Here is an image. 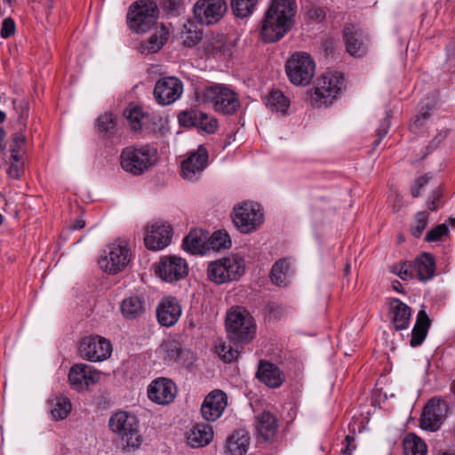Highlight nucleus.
<instances>
[{"label":"nucleus","mask_w":455,"mask_h":455,"mask_svg":"<svg viewBox=\"0 0 455 455\" xmlns=\"http://www.w3.org/2000/svg\"><path fill=\"white\" fill-rule=\"evenodd\" d=\"M296 12L295 0H270L260 21L261 41L266 44L280 41L291 29Z\"/></svg>","instance_id":"nucleus-1"},{"label":"nucleus","mask_w":455,"mask_h":455,"mask_svg":"<svg viewBox=\"0 0 455 455\" xmlns=\"http://www.w3.org/2000/svg\"><path fill=\"white\" fill-rule=\"evenodd\" d=\"M157 149L148 144L128 146L120 154L122 169L132 176H140L157 163Z\"/></svg>","instance_id":"nucleus-2"},{"label":"nucleus","mask_w":455,"mask_h":455,"mask_svg":"<svg viewBox=\"0 0 455 455\" xmlns=\"http://www.w3.org/2000/svg\"><path fill=\"white\" fill-rule=\"evenodd\" d=\"M109 429L120 439L124 449H138L142 443L140 433V420L136 415L119 411L108 420Z\"/></svg>","instance_id":"nucleus-3"},{"label":"nucleus","mask_w":455,"mask_h":455,"mask_svg":"<svg viewBox=\"0 0 455 455\" xmlns=\"http://www.w3.org/2000/svg\"><path fill=\"white\" fill-rule=\"evenodd\" d=\"M345 86L344 76L339 72H327L321 76L309 92L310 104L315 108L331 105Z\"/></svg>","instance_id":"nucleus-4"},{"label":"nucleus","mask_w":455,"mask_h":455,"mask_svg":"<svg viewBox=\"0 0 455 455\" xmlns=\"http://www.w3.org/2000/svg\"><path fill=\"white\" fill-rule=\"evenodd\" d=\"M244 271L243 258L238 254H231L211 261L207 267V277L216 284H223L238 280Z\"/></svg>","instance_id":"nucleus-5"},{"label":"nucleus","mask_w":455,"mask_h":455,"mask_svg":"<svg viewBox=\"0 0 455 455\" xmlns=\"http://www.w3.org/2000/svg\"><path fill=\"white\" fill-rule=\"evenodd\" d=\"M226 328L228 339L236 343L250 342L256 332L252 316L242 307L233 308L227 315Z\"/></svg>","instance_id":"nucleus-6"},{"label":"nucleus","mask_w":455,"mask_h":455,"mask_svg":"<svg viewBox=\"0 0 455 455\" xmlns=\"http://www.w3.org/2000/svg\"><path fill=\"white\" fill-rule=\"evenodd\" d=\"M203 100L211 104L213 109L223 115H233L240 108L237 93L222 84L207 86L203 92Z\"/></svg>","instance_id":"nucleus-7"},{"label":"nucleus","mask_w":455,"mask_h":455,"mask_svg":"<svg viewBox=\"0 0 455 455\" xmlns=\"http://www.w3.org/2000/svg\"><path fill=\"white\" fill-rule=\"evenodd\" d=\"M285 72L292 84L306 86L315 76V62L309 53L296 52L287 60Z\"/></svg>","instance_id":"nucleus-8"},{"label":"nucleus","mask_w":455,"mask_h":455,"mask_svg":"<svg viewBox=\"0 0 455 455\" xmlns=\"http://www.w3.org/2000/svg\"><path fill=\"white\" fill-rule=\"evenodd\" d=\"M158 10L151 0H138L129 8L127 24L136 33L148 32L156 22Z\"/></svg>","instance_id":"nucleus-9"},{"label":"nucleus","mask_w":455,"mask_h":455,"mask_svg":"<svg viewBox=\"0 0 455 455\" xmlns=\"http://www.w3.org/2000/svg\"><path fill=\"white\" fill-rule=\"evenodd\" d=\"M132 258V254L128 243L118 239L107 246L99 264L104 272L116 275L127 267Z\"/></svg>","instance_id":"nucleus-10"},{"label":"nucleus","mask_w":455,"mask_h":455,"mask_svg":"<svg viewBox=\"0 0 455 455\" xmlns=\"http://www.w3.org/2000/svg\"><path fill=\"white\" fill-rule=\"evenodd\" d=\"M264 215L256 203L245 202L234 208L232 221L236 228L243 234L257 230L263 223Z\"/></svg>","instance_id":"nucleus-11"},{"label":"nucleus","mask_w":455,"mask_h":455,"mask_svg":"<svg viewBox=\"0 0 455 455\" xmlns=\"http://www.w3.org/2000/svg\"><path fill=\"white\" fill-rule=\"evenodd\" d=\"M80 355L90 362H102L110 357L113 347L109 339L92 335L84 337L79 344Z\"/></svg>","instance_id":"nucleus-12"},{"label":"nucleus","mask_w":455,"mask_h":455,"mask_svg":"<svg viewBox=\"0 0 455 455\" xmlns=\"http://www.w3.org/2000/svg\"><path fill=\"white\" fill-rule=\"evenodd\" d=\"M227 10L225 0H197L193 7V13L198 23L211 26L217 24Z\"/></svg>","instance_id":"nucleus-13"},{"label":"nucleus","mask_w":455,"mask_h":455,"mask_svg":"<svg viewBox=\"0 0 455 455\" xmlns=\"http://www.w3.org/2000/svg\"><path fill=\"white\" fill-rule=\"evenodd\" d=\"M448 404L442 398H431L424 406L420 415V427L424 430L437 431L448 412Z\"/></svg>","instance_id":"nucleus-14"},{"label":"nucleus","mask_w":455,"mask_h":455,"mask_svg":"<svg viewBox=\"0 0 455 455\" xmlns=\"http://www.w3.org/2000/svg\"><path fill=\"white\" fill-rule=\"evenodd\" d=\"M156 272L165 282H178L188 275V265L186 259L180 257L164 256L160 259Z\"/></svg>","instance_id":"nucleus-15"},{"label":"nucleus","mask_w":455,"mask_h":455,"mask_svg":"<svg viewBox=\"0 0 455 455\" xmlns=\"http://www.w3.org/2000/svg\"><path fill=\"white\" fill-rule=\"evenodd\" d=\"M100 379V371L85 363L74 364L68 372V381L76 391L88 390Z\"/></svg>","instance_id":"nucleus-16"},{"label":"nucleus","mask_w":455,"mask_h":455,"mask_svg":"<svg viewBox=\"0 0 455 455\" xmlns=\"http://www.w3.org/2000/svg\"><path fill=\"white\" fill-rule=\"evenodd\" d=\"M183 92L182 82L173 76L159 79L154 88V96L161 105H170L176 101Z\"/></svg>","instance_id":"nucleus-17"},{"label":"nucleus","mask_w":455,"mask_h":455,"mask_svg":"<svg viewBox=\"0 0 455 455\" xmlns=\"http://www.w3.org/2000/svg\"><path fill=\"white\" fill-rule=\"evenodd\" d=\"M172 228L162 221H156L147 227L144 237L145 246L152 251H159L165 248L171 242Z\"/></svg>","instance_id":"nucleus-18"},{"label":"nucleus","mask_w":455,"mask_h":455,"mask_svg":"<svg viewBox=\"0 0 455 455\" xmlns=\"http://www.w3.org/2000/svg\"><path fill=\"white\" fill-rule=\"evenodd\" d=\"M343 39L350 55L362 57L367 52L368 37L358 26L347 24L343 30Z\"/></svg>","instance_id":"nucleus-19"},{"label":"nucleus","mask_w":455,"mask_h":455,"mask_svg":"<svg viewBox=\"0 0 455 455\" xmlns=\"http://www.w3.org/2000/svg\"><path fill=\"white\" fill-rule=\"evenodd\" d=\"M228 405V395L220 389H214L204 398L201 414L207 421H215L223 414Z\"/></svg>","instance_id":"nucleus-20"},{"label":"nucleus","mask_w":455,"mask_h":455,"mask_svg":"<svg viewBox=\"0 0 455 455\" xmlns=\"http://www.w3.org/2000/svg\"><path fill=\"white\" fill-rule=\"evenodd\" d=\"M177 395V387L166 378L153 380L148 387V399L155 403L165 405L171 403Z\"/></svg>","instance_id":"nucleus-21"},{"label":"nucleus","mask_w":455,"mask_h":455,"mask_svg":"<svg viewBox=\"0 0 455 455\" xmlns=\"http://www.w3.org/2000/svg\"><path fill=\"white\" fill-rule=\"evenodd\" d=\"M208 164V152L204 146H199L197 150L192 152L188 157L181 163L182 176L188 180H194Z\"/></svg>","instance_id":"nucleus-22"},{"label":"nucleus","mask_w":455,"mask_h":455,"mask_svg":"<svg viewBox=\"0 0 455 455\" xmlns=\"http://www.w3.org/2000/svg\"><path fill=\"white\" fill-rule=\"evenodd\" d=\"M256 378L270 388H278L285 381L286 376L275 363L267 360L259 363Z\"/></svg>","instance_id":"nucleus-23"},{"label":"nucleus","mask_w":455,"mask_h":455,"mask_svg":"<svg viewBox=\"0 0 455 455\" xmlns=\"http://www.w3.org/2000/svg\"><path fill=\"white\" fill-rule=\"evenodd\" d=\"M181 315V307L179 301L172 297L164 298L156 308V317L162 326L171 327L174 325Z\"/></svg>","instance_id":"nucleus-24"},{"label":"nucleus","mask_w":455,"mask_h":455,"mask_svg":"<svg viewBox=\"0 0 455 455\" xmlns=\"http://www.w3.org/2000/svg\"><path fill=\"white\" fill-rule=\"evenodd\" d=\"M391 323L396 331L405 330L409 327L411 316V308L399 299H393L389 306Z\"/></svg>","instance_id":"nucleus-25"},{"label":"nucleus","mask_w":455,"mask_h":455,"mask_svg":"<svg viewBox=\"0 0 455 455\" xmlns=\"http://www.w3.org/2000/svg\"><path fill=\"white\" fill-rule=\"evenodd\" d=\"M122 315L126 320H135L146 313L147 304L144 298L132 295L124 299L120 304Z\"/></svg>","instance_id":"nucleus-26"},{"label":"nucleus","mask_w":455,"mask_h":455,"mask_svg":"<svg viewBox=\"0 0 455 455\" xmlns=\"http://www.w3.org/2000/svg\"><path fill=\"white\" fill-rule=\"evenodd\" d=\"M255 427L257 432L265 441L272 442L277 434V421L274 414L269 411H262L256 417Z\"/></svg>","instance_id":"nucleus-27"},{"label":"nucleus","mask_w":455,"mask_h":455,"mask_svg":"<svg viewBox=\"0 0 455 455\" xmlns=\"http://www.w3.org/2000/svg\"><path fill=\"white\" fill-rule=\"evenodd\" d=\"M213 438L212 427L207 424H196L188 433V443L193 448L208 445Z\"/></svg>","instance_id":"nucleus-28"},{"label":"nucleus","mask_w":455,"mask_h":455,"mask_svg":"<svg viewBox=\"0 0 455 455\" xmlns=\"http://www.w3.org/2000/svg\"><path fill=\"white\" fill-rule=\"evenodd\" d=\"M250 445V436L245 430L234 432L227 441V453L228 455H245Z\"/></svg>","instance_id":"nucleus-29"},{"label":"nucleus","mask_w":455,"mask_h":455,"mask_svg":"<svg viewBox=\"0 0 455 455\" xmlns=\"http://www.w3.org/2000/svg\"><path fill=\"white\" fill-rule=\"evenodd\" d=\"M413 265L420 281H428L435 275V260L431 253H422L416 258Z\"/></svg>","instance_id":"nucleus-30"},{"label":"nucleus","mask_w":455,"mask_h":455,"mask_svg":"<svg viewBox=\"0 0 455 455\" xmlns=\"http://www.w3.org/2000/svg\"><path fill=\"white\" fill-rule=\"evenodd\" d=\"M430 327V319L424 310L418 313L416 323L411 331L410 345L412 347L420 346L425 340Z\"/></svg>","instance_id":"nucleus-31"},{"label":"nucleus","mask_w":455,"mask_h":455,"mask_svg":"<svg viewBox=\"0 0 455 455\" xmlns=\"http://www.w3.org/2000/svg\"><path fill=\"white\" fill-rule=\"evenodd\" d=\"M206 236L201 229H194L183 239L182 248L192 254H204L206 251Z\"/></svg>","instance_id":"nucleus-32"},{"label":"nucleus","mask_w":455,"mask_h":455,"mask_svg":"<svg viewBox=\"0 0 455 455\" xmlns=\"http://www.w3.org/2000/svg\"><path fill=\"white\" fill-rule=\"evenodd\" d=\"M169 38V31L164 26L156 28L151 36L141 44L142 52H157L166 44Z\"/></svg>","instance_id":"nucleus-33"},{"label":"nucleus","mask_w":455,"mask_h":455,"mask_svg":"<svg viewBox=\"0 0 455 455\" xmlns=\"http://www.w3.org/2000/svg\"><path fill=\"white\" fill-rule=\"evenodd\" d=\"M204 52L206 55L216 56L224 54L229 51L225 35L212 34L204 42Z\"/></svg>","instance_id":"nucleus-34"},{"label":"nucleus","mask_w":455,"mask_h":455,"mask_svg":"<svg viewBox=\"0 0 455 455\" xmlns=\"http://www.w3.org/2000/svg\"><path fill=\"white\" fill-rule=\"evenodd\" d=\"M180 37L186 47H194L203 39V31L194 21L188 20L181 27Z\"/></svg>","instance_id":"nucleus-35"},{"label":"nucleus","mask_w":455,"mask_h":455,"mask_svg":"<svg viewBox=\"0 0 455 455\" xmlns=\"http://www.w3.org/2000/svg\"><path fill=\"white\" fill-rule=\"evenodd\" d=\"M290 266L286 259H280L274 263L270 272L271 282L277 286H287Z\"/></svg>","instance_id":"nucleus-36"},{"label":"nucleus","mask_w":455,"mask_h":455,"mask_svg":"<svg viewBox=\"0 0 455 455\" xmlns=\"http://www.w3.org/2000/svg\"><path fill=\"white\" fill-rule=\"evenodd\" d=\"M52 417L55 420L66 419L71 411L72 404L68 398L58 395L49 401Z\"/></svg>","instance_id":"nucleus-37"},{"label":"nucleus","mask_w":455,"mask_h":455,"mask_svg":"<svg viewBox=\"0 0 455 455\" xmlns=\"http://www.w3.org/2000/svg\"><path fill=\"white\" fill-rule=\"evenodd\" d=\"M266 105L272 110L286 114L290 107V100L278 89L272 90L266 98Z\"/></svg>","instance_id":"nucleus-38"},{"label":"nucleus","mask_w":455,"mask_h":455,"mask_svg":"<svg viewBox=\"0 0 455 455\" xmlns=\"http://www.w3.org/2000/svg\"><path fill=\"white\" fill-rule=\"evenodd\" d=\"M404 455H427V446L426 443L415 434H409L403 440Z\"/></svg>","instance_id":"nucleus-39"},{"label":"nucleus","mask_w":455,"mask_h":455,"mask_svg":"<svg viewBox=\"0 0 455 455\" xmlns=\"http://www.w3.org/2000/svg\"><path fill=\"white\" fill-rule=\"evenodd\" d=\"M259 0H231L230 6L235 17L247 18L255 11Z\"/></svg>","instance_id":"nucleus-40"},{"label":"nucleus","mask_w":455,"mask_h":455,"mask_svg":"<svg viewBox=\"0 0 455 455\" xmlns=\"http://www.w3.org/2000/svg\"><path fill=\"white\" fill-rule=\"evenodd\" d=\"M124 114L134 132L140 131L145 123V119H148V116L139 106H133L126 108Z\"/></svg>","instance_id":"nucleus-41"},{"label":"nucleus","mask_w":455,"mask_h":455,"mask_svg":"<svg viewBox=\"0 0 455 455\" xmlns=\"http://www.w3.org/2000/svg\"><path fill=\"white\" fill-rule=\"evenodd\" d=\"M164 352V360L169 362H177L180 360L181 356L188 351L183 350L180 342L176 340H169L163 345Z\"/></svg>","instance_id":"nucleus-42"},{"label":"nucleus","mask_w":455,"mask_h":455,"mask_svg":"<svg viewBox=\"0 0 455 455\" xmlns=\"http://www.w3.org/2000/svg\"><path fill=\"white\" fill-rule=\"evenodd\" d=\"M210 247L213 250L220 251L231 246V239L226 231L218 230L212 233L208 238Z\"/></svg>","instance_id":"nucleus-43"},{"label":"nucleus","mask_w":455,"mask_h":455,"mask_svg":"<svg viewBox=\"0 0 455 455\" xmlns=\"http://www.w3.org/2000/svg\"><path fill=\"white\" fill-rule=\"evenodd\" d=\"M428 218L429 214L425 211L419 212L415 214L414 225L411 228V233L414 237L419 238L422 235L427 225Z\"/></svg>","instance_id":"nucleus-44"},{"label":"nucleus","mask_w":455,"mask_h":455,"mask_svg":"<svg viewBox=\"0 0 455 455\" xmlns=\"http://www.w3.org/2000/svg\"><path fill=\"white\" fill-rule=\"evenodd\" d=\"M196 121V127L207 133H213L218 129V120L206 113L202 112V116Z\"/></svg>","instance_id":"nucleus-45"},{"label":"nucleus","mask_w":455,"mask_h":455,"mask_svg":"<svg viewBox=\"0 0 455 455\" xmlns=\"http://www.w3.org/2000/svg\"><path fill=\"white\" fill-rule=\"evenodd\" d=\"M202 116V111L197 109H189L182 111L178 116L179 123L184 127H196V120Z\"/></svg>","instance_id":"nucleus-46"},{"label":"nucleus","mask_w":455,"mask_h":455,"mask_svg":"<svg viewBox=\"0 0 455 455\" xmlns=\"http://www.w3.org/2000/svg\"><path fill=\"white\" fill-rule=\"evenodd\" d=\"M390 270L397 275L402 280H410L413 277L414 265L412 262L403 261L398 265L392 266Z\"/></svg>","instance_id":"nucleus-47"},{"label":"nucleus","mask_w":455,"mask_h":455,"mask_svg":"<svg viewBox=\"0 0 455 455\" xmlns=\"http://www.w3.org/2000/svg\"><path fill=\"white\" fill-rule=\"evenodd\" d=\"M236 346V344L235 345ZM217 352L224 362L230 363L235 360L239 355L237 347L230 344L222 343L217 347Z\"/></svg>","instance_id":"nucleus-48"},{"label":"nucleus","mask_w":455,"mask_h":455,"mask_svg":"<svg viewBox=\"0 0 455 455\" xmlns=\"http://www.w3.org/2000/svg\"><path fill=\"white\" fill-rule=\"evenodd\" d=\"M96 125L100 133L107 134L115 128V119L112 114L105 113L100 116L96 121Z\"/></svg>","instance_id":"nucleus-49"},{"label":"nucleus","mask_w":455,"mask_h":455,"mask_svg":"<svg viewBox=\"0 0 455 455\" xmlns=\"http://www.w3.org/2000/svg\"><path fill=\"white\" fill-rule=\"evenodd\" d=\"M27 139L21 132H16L12 135L10 144V153L26 154Z\"/></svg>","instance_id":"nucleus-50"},{"label":"nucleus","mask_w":455,"mask_h":455,"mask_svg":"<svg viewBox=\"0 0 455 455\" xmlns=\"http://www.w3.org/2000/svg\"><path fill=\"white\" fill-rule=\"evenodd\" d=\"M448 233V228L445 224H440L430 229L425 237L427 242H437Z\"/></svg>","instance_id":"nucleus-51"},{"label":"nucleus","mask_w":455,"mask_h":455,"mask_svg":"<svg viewBox=\"0 0 455 455\" xmlns=\"http://www.w3.org/2000/svg\"><path fill=\"white\" fill-rule=\"evenodd\" d=\"M422 110L428 111L431 113L436 109L440 105V98L438 92H433L428 94L421 102Z\"/></svg>","instance_id":"nucleus-52"},{"label":"nucleus","mask_w":455,"mask_h":455,"mask_svg":"<svg viewBox=\"0 0 455 455\" xmlns=\"http://www.w3.org/2000/svg\"><path fill=\"white\" fill-rule=\"evenodd\" d=\"M442 197L443 193L439 188L432 191L427 202V209L431 212L438 211L442 207Z\"/></svg>","instance_id":"nucleus-53"},{"label":"nucleus","mask_w":455,"mask_h":455,"mask_svg":"<svg viewBox=\"0 0 455 455\" xmlns=\"http://www.w3.org/2000/svg\"><path fill=\"white\" fill-rule=\"evenodd\" d=\"M390 127V119L387 115L379 123V128L376 130L377 139L374 140L373 145L377 147L379 145L382 139L387 135Z\"/></svg>","instance_id":"nucleus-54"},{"label":"nucleus","mask_w":455,"mask_h":455,"mask_svg":"<svg viewBox=\"0 0 455 455\" xmlns=\"http://www.w3.org/2000/svg\"><path fill=\"white\" fill-rule=\"evenodd\" d=\"M430 179H431V176L429 174H425V175L420 176L415 180L413 185L411 188V193L414 198H417L419 196L420 189L422 188H424L428 183Z\"/></svg>","instance_id":"nucleus-55"},{"label":"nucleus","mask_w":455,"mask_h":455,"mask_svg":"<svg viewBox=\"0 0 455 455\" xmlns=\"http://www.w3.org/2000/svg\"><path fill=\"white\" fill-rule=\"evenodd\" d=\"M16 25L14 20L12 18H6L4 20L0 30V36L2 38L6 39L9 38L15 33Z\"/></svg>","instance_id":"nucleus-56"},{"label":"nucleus","mask_w":455,"mask_h":455,"mask_svg":"<svg viewBox=\"0 0 455 455\" xmlns=\"http://www.w3.org/2000/svg\"><path fill=\"white\" fill-rule=\"evenodd\" d=\"M24 173V163L10 162L7 175L13 180H19Z\"/></svg>","instance_id":"nucleus-57"},{"label":"nucleus","mask_w":455,"mask_h":455,"mask_svg":"<svg viewBox=\"0 0 455 455\" xmlns=\"http://www.w3.org/2000/svg\"><path fill=\"white\" fill-rule=\"evenodd\" d=\"M430 116L431 113L426 110H422V108H420L419 113L416 116L415 119L413 120L412 125L415 126L416 128H420L424 126L426 122L429 120Z\"/></svg>","instance_id":"nucleus-58"},{"label":"nucleus","mask_w":455,"mask_h":455,"mask_svg":"<svg viewBox=\"0 0 455 455\" xmlns=\"http://www.w3.org/2000/svg\"><path fill=\"white\" fill-rule=\"evenodd\" d=\"M307 16L311 20H322L325 17V11L319 6H312L307 10Z\"/></svg>","instance_id":"nucleus-59"},{"label":"nucleus","mask_w":455,"mask_h":455,"mask_svg":"<svg viewBox=\"0 0 455 455\" xmlns=\"http://www.w3.org/2000/svg\"><path fill=\"white\" fill-rule=\"evenodd\" d=\"M345 442L346 447L341 450V453L343 455H351L352 451L355 449V447L351 448V443L354 442V437L350 435H346Z\"/></svg>","instance_id":"nucleus-60"},{"label":"nucleus","mask_w":455,"mask_h":455,"mask_svg":"<svg viewBox=\"0 0 455 455\" xmlns=\"http://www.w3.org/2000/svg\"><path fill=\"white\" fill-rule=\"evenodd\" d=\"M85 227V221L82 218H77L72 224L71 228L75 230L82 229Z\"/></svg>","instance_id":"nucleus-61"},{"label":"nucleus","mask_w":455,"mask_h":455,"mask_svg":"<svg viewBox=\"0 0 455 455\" xmlns=\"http://www.w3.org/2000/svg\"><path fill=\"white\" fill-rule=\"evenodd\" d=\"M25 155L26 154L11 153L9 161L15 162V163H24Z\"/></svg>","instance_id":"nucleus-62"},{"label":"nucleus","mask_w":455,"mask_h":455,"mask_svg":"<svg viewBox=\"0 0 455 455\" xmlns=\"http://www.w3.org/2000/svg\"><path fill=\"white\" fill-rule=\"evenodd\" d=\"M6 137V132L3 127H0V150H4L5 148L4 146V139Z\"/></svg>","instance_id":"nucleus-63"},{"label":"nucleus","mask_w":455,"mask_h":455,"mask_svg":"<svg viewBox=\"0 0 455 455\" xmlns=\"http://www.w3.org/2000/svg\"><path fill=\"white\" fill-rule=\"evenodd\" d=\"M20 107L21 108L22 115L25 114L26 116H28V105L24 101H21L20 103Z\"/></svg>","instance_id":"nucleus-64"}]
</instances>
